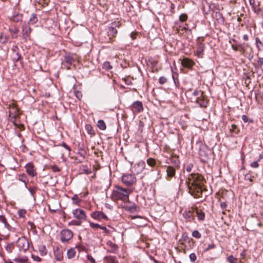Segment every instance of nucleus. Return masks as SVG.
Segmentation results:
<instances>
[{"label": "nucleus", "instance_id": "46", "mask_svg": "<svg viewBox=\"0 0 263 263\" xmlns=\"http://www.w3.org/2000/svg\"><path fill=\"white\" fill-rule=\"evenodd\" d=\"M187 19V16L185 14H182L179 16V20L181 22H185Z\"/></svg>", "mask_w": 263, "mask_h": 263}, {"label": "nucleus", "instance_id": "52", "mask_svg": "<svg viewBox=\"0 0 263 263\" xmlns=\"http://www.w3.org/2000/svg\"><path fill=\"white\" fill-rule=\"evenodd\" d=\"M31 257L34 260L37 261L38 262L41 261V259L38 256L35 255L34 254L31 255Z\"/></svg>", "mask_w": 263, "mask_h": 263}, {"label": "nucleus", "instance_id": "33", "mask_svg": "<svg viewBox=\"0 0 263 263\" xmlns=\"http://www.w3.org/2000/svg\"><path fill=\"white\" fill-rule=\"evenodd\" d=\"M38 21L37 17L36 16V14L33 13L32 14L30 20L29 21L28 24H34L36 23Z\"/></svg>", "mask_w": 263, "mask_h": 263}, {"label": "nucleus", "instance_id": "42", "mask_svg": "<svg viewBox=\"0 0 263 263\" xmlns=\"http://www.w3.org/2000/svg\"><path fill=\"white\" fill-rule=\"evenodd\" d=\"M26 213V211L24 209H20L17 212L18 216L22 218L25 217Z\"/></svg>", "mask_w": 263, "mask_h": 263}, {"label": "nucleus", "instance_id": "38", "mask_svg": "<svg viewBox=\"0 0 263 263\" xmlns=\"http://www.w3.org/2000/svg\"><path fill=\"white\" fill-rule=\"evenodd\" d=\"M147 163L152 167H154L156 164V160L152 158H149L147 160Z\"/></svg>", "mask_w": 263, "mask_h": 263}, {"label": "nucleus", "instance_id": "47", "mask_svg": "<svg viewBox=\"0 0 263 263\" xmlns=\"http://www.w3.org/2000/svg\"><path fill=\"white\" fill-rule=\"evenodd\" d=\"M144 125V124L143 122L142 121H140L139 123L138 130L140 133L142 132Z\"/></svg>", "mask_w": 263, "mask_h": 263}, {"label": "nucleus", "instance_id": "36", "mask_svg": "<svg viewBox=\"0 0 263 263\" xmlns=\"http://www.w3.org/2000/svg\"><path fill=\"white\" fill-rule=\"evenodd\" d=\"M82 223V221H81L79 219L77 220H72L71 221H70L68 223L69 225L71 226H81Z\"/></svg>", "mask_w": 263, "mask_h": 263}, {"label": "nucleus", "instance_id": "25", "mask_svg": "<svg viewBox=\"0 0 263 263\" xmlns=\"http://www.w3.org/2000/svg\"><path fill=\"white\" fill-rule=\"evenodd\" d=\"M23 15L20 13H16L13 15L10 18L11 21L15 23H18L21 22L22 20Z\"/></svg>", "mask_w": 263, "mask_h": 263}, {"label": "nucleus", "instance_id": "35", "mask_svg": "<svg viewBox=\"0 0 263 263\" xmlns=\"http://www.w3.org/2000/svg\"><path fill=\"white\" fill-rule=\"evenodd\" d=\"M170 160H171V162H172V163L174 164L176 167H178L179 166L180 162H179V160L178 158L175 157H172L170 158Z\"/></svg>", "mask_w": 263, "mask_h": 263}, {"label": "nucleus", "instance_id": "26", "mask_svg": "<svg viewBox=\"0 0 263 263\" xmlns=\"http://www.w3.org/2000/svg\"><path fill=\"white\" fill-rule=\"evenodd\" d=\"M104 259L106 263H119L115 256H107L105 257Z\"/></svg>", "mask_w": 263, "mask_h": 263}, {"label": "nucleus", "instance_id": "49", "mask_svg": "<svg viewBox=\"0 0 263 263\" xmlns=\"http://www.w3.org/2000/svg\"><path fill=\"white\" fill-rule=\"evenodd\" d=\"M190 259L192 261L194 262L196 260V255L195 253H191L190 256Z\"/></svg>", "mask_w": 263, "mask_h": 263}, {"label": "nucleus", "instance_id": "60", "mask_svg": "<svg viewBox=\"0 0 263 263\" xmlns=\"http://www.w3.org/2000/svg\"><path fill=\"white\" fill-rule=\"evenodd\" d=\"M242 120L245 122L247 123L248 121V118L246 115H242Z\"/></svg>", "mask_w": 263, "mask_h": 263}, {"label": "nucleus", "instance_id": "1", "mask_svg": "<svg viewBox=\"0 0 263 263\" xmlns=\"http://www.w3.org/2000/svg\"><path fill=\"white\" fill-rule=\"evenodd\" d=\"M205 182L203 177L198 173L191 174L186 181L190 194L194 198H201L202 200H204L206 197V195H204V192L206 191L204 187Z\"/></svg>", "mask_w": 263, "mask_h": 263}, {"label": "nucleus", "instance_id": "18", "mask_svg": "<svg viewBox=\"0 0 263 263\" xmlns=\"http://www.w3.org/2000/svg\"><path fill=\"white\" fill-rule=\"evenodd\" d=\"M183 216L188 222H191L194 219L193 213L192 211H185L183 213Z\"/></svg>", "mask_w": 263, "mask_h": 263}, {"label": "nucleus", "instance_id": "58", "mask_svg": "<svg viewBox=\"0 0 263 263\" xmlns=\"http://www.w3.org/2000/svg\"><path fill=\"white\" fill-rule=\"evenodd\" d=\"M51 168H52V171L54 172H58L60 171L59 168L57 165L52 166Z\"/></svg>", "mask_w": 263, "mask_h": 263}, {"label": "nucleus", "instance_id": "57", "mask_svg": "<svg viewBox=\"0 0 263 263\" xmlns=\"http://www.w3.org/2000/svg\"><path fill=\"white\" fill-rule=\"evenodd\" d=\"M257 64L259 66H262L263 65V58H258L257 59Z\"/></svg>", "mask_w": 263, "mask_h": 263}, {"label": "nucleus", "instance_id": "32", "mask_svg": "<svg viewBox=\"0 0 263 263\" xmlns=\"http://www.w3.org/2000/svg\"><path fill=\"white\" fill-rule=\"evenodd\" d=\"M9 40V36L4 33H2L0 35V42L2 44H5Z\"/></svg>", "mask_w": 263, "mask_h": 263}, {"label": "nucleus", "instance_id": "27", "mask_svg": "<svg viewBox=\"0 0 263 263\" xmlns=\"http://www.w3.org/2000/svg\"><path fill=\"white\" fill-rule=\"evenodd\" d=\"M196 213L199 220H203L205 217L204 213L200 209H196Z\"/></svg>", "mask_w": 263, "mask_h": 263}, {"label": "nucleus", "instance_id": "39", "mask_svg": "<svg viewBox=\"0 0 263 263\" xmlns=\"http://www.w3.org/2000/svg\"><path fill=\"white\" fill-rule=\"evenodd\" d=\"M72 200L73 201V203L77 205H79L81 201L77 195H74L72 197Z\"/></svg>", "mask_w": 263, "mask_h": 263}, {"label": "nucleus", "instance_id": "10", "mask_svg": "<svg viewBox=\"0 0 263 263\" xmlns=\"http://www.w3.org/2000/svg\"><path fill=\"white\" fill-rule=\"evenodd\" d=\"M61 240L62 242H66L72 238V232L68 229L63 230L60 233Z\"/></svg>", "mask_w": 263, "mask_h": 263}, {"label": "nucleus", "instance_id": "28", "mask_svg": "<svg viewBox=\"0 0 263 263\" xmlns=\"http://www.w3.org/2000/svg\"><path fill=\"white\" fill-rule=\"evenodd\" d=\"M85 129L87 133L91 136V137L95 135V132L93 129L92 127L90 124H86L85 125Z\"/></svg>", "mask_w": 263, "mask_h": 263}, {"label": "nucleus", "instance_id": "2", "mask_svg": "<svg viewBox=\"0 0 263 263\" xmlns=\"http://www.w3.org/2000/svg\"><path fill=\"white\" fill-rule=\"evenodd\" d=\"M132 190L129 189H125L120 186H116L111 194V199L115 201L121 200L125 201L128 200L129 195L131 193Z\"/></svg>", "mask_w": 263, "mask_h": 263}, {"label": "nucleus", "instance_id": "43", "mask_svg": "<svg viewBox=\"0 0 263 263\" xmlns=\"http://www.w3.org/2000/svg\"><path fill=\"white\" fill-rule=\"evenodd\" d=\"M192 236L197 239L201 237V235L197 230H195L192 232Z\"/></svg>", "mask_w": 263, "mask_h": 263}, {"label": "nucleus", "instance_id": "62", "mask_svg": "<svg viewBox=\"0 0 263 263\" xmlns=\"http://www.w3.org/2000/svg\"><path fill=\"white\" fill-rule=\"evenodd\" d=\"M76 248L79 250V251H81L84 250V247L82 245H78Z\"/></svg>", "mask_w": 263, "mask_h": 263}, {"label": "nucleus", "instance_id": "16", "mask_svg": "<svg viewBox=\"0 0 263 263\" xmlns=\"http://www.w3.org/2000/svg\"><path fill=\"white\" fill-rule=\"evenodd\" d=\"M26 172L27 174L32 176L34 177L36 176V173L34 168V165L31 163H28L25 166Z\"/></svg>", "mask_w": 263, "mask_h": 263}, {"label": "nucleus", "instance_id": "63", "mask_svg": "<svg viewBox=\"0 0 263 263\" xmlns=\"http://www.w3.org/2000/svg\"><path fill=\"white\" fill-rule=\"evenodd\" d=\"M62 146L65 147L66 149H67L69 152L71 151L70 148L69 146H68L65 143H63L62 144Z\"/></svg>", "mask_w": 263, "mask_h": 263}, {"label": "nucleus", "instance_id": "50", "mask_svg": "<svg viewBox=\"0 0 263 263\" xmlns=\"http://www.w3.org/2000/svg\"><path fill=\"white\" fill-rule=\"evenodd\" d=\"M258 162V161H253V162H251L250 164V166L253 168H257L259 166Z\"/></svg>", "mask_w": 263, "mask_h": 263}, {"label": "nucleus", "instance_id": "55", "mask_svg": "<svg viewBox=\"0 0 263 263\" xmlns=\"http://www.w3.org/2000/svg\"><path fill=\"white\" fill-rule=\"evenodd\" d=\"M87 259L89 260L91 263H96L95 259L91 255H88L87 256Z\"/></svg>", "mask_w": 263, "mask_h": 263}, {"label": "nucleus", "instance_id": "7", "mask_svg": "<svg viewBox=\"0 0 263 263\" xmlns=\"http://www.w3.org/2000/svg\"><path fill=\"white\" fill-rule=\"evenodd\" d=\"M122 182L127 186H132L136 182V178L132 174H124L122 177Z\"/></svg>", "mask_w": 263, "mask_h": 263}, {"label": "nucleus", "instance_id": "54", "mask_svg": "<svg viewBox=\"0 0 263 263\" xmlns=\"http://www.w3.org/2000/svg\"><path fill=\"white\" fill-rule=\"evenodd\" d=\"M104 68H105L107 69H110L112 68V66L110 65L109 62H105L103 65Z\"/></svg>", "mask_w": 263, "mask_h": 263}, {"label": "nucleus", "instance_id": "31", "mask_svg": "<svg viewBox=\"0 0 263 263\" xmlns=\"http://www.w3.org/2000/svg\"><path fill=\"white\" fill-rule=\"evenodd\" d=\"M97 126L102 130H104L106 129V124L103 120H99L98 121Z\"/></svg>", "mask_w": 263, "mask_h": 263}, {"label": "nucleus", "instance_id": "40", "mask_svg": "<svg viewBox=\"0 0 263 263\" xmlns=\"http://www.w3.org/2000/svg\"><path fill=\"white\" fill-rule=\"evenodd\" d=\"M204 50L203 45L200 44L198 46L196 49V52L198 54V56H200L201 54Z\"/></svg>", "mask_w": 263, "mask_h": 263}, {"label": "nucleus", "instance_id": "24", "mask_svg": "<svg viewBox=\"0 0 263 263\" xmlns=\"http://www.w3.org/2000/svg\"><path fill=\"white\" fill-rule=\"evenodd\" d=\"M0 222L3 223L4 225V228L10 230L11 228L10 225L7 222V220L5 217L3 215H0Z\"/></svg>", "mask_w": 263, "mask_h": 263}, {"label": "nucleus", "instance_id": "6", "mask_svg": "<svg viewBox=\"0 0 263 263\" xmlns=\"http://www.w3.org/2000/svg\"><path fill=\"white\" fill-rule=\"evenodd\" d=\"M119 26L120 23L119 22H114L111 24L110 26L108 27L107 33L110 42L111 41V38L116 35L118 32L117 28H119Z\"/></svg>", "mask_w": 263, "mask_h": 263}, {"label": "nucleus", "instance_id": "61", "mask_svg": "<svg viewBox=\"0 0 263 263\" xmlns=\"http://www.w3.org/2000/svg\"><path fill=\"white\" fill-rule=\"evenodd\" d=\"M100 229L103 230L104 232L105 233H108L109 232V230L105 227L100 226Z\"/></svg>", "mask_w": 263, "mask_h": 263}, {"label": "nucleus", "instance_id": "37", "mask_svg": "<svg viewBox=\"0 0 263 263\" xmlns=\"http://www.w3.org/2000/svg\"><path fill=\"white\" fill-rule=\"evenodd\" d=\"M230 130L232 133L236 134H238L239 132V129L235 124H232L230 128Z\"/></svg>", "mask_w": 263, "mask_h": 263}, {"label": "nucleus", "instance_id": "9", "mask_svg": "<svg viewBox=\"0 0 263 263\" xmlns=\"http://www.w3.org/2000/svg\"><path fill=\"white\" fill-rule=\"evenodd\" d=\"M145 167V162L143 161H140L134 165V166L132 167V172L134 174H139L144 170Z\"/></svg>", "mask_w": 263, "mask_h": 263}, {"label": "nucleus", "instance_id": "48", "mask_svg": "<svg viewBox=\"0 0 263 263\" xmlns=\"http://www.w3.org/2000/svg\"><path fill=\"white\" fill-rule=\"evenodd\" d=\"M6 250L8 253H11L12 252L13 246L9 244L6 246Z\"/></svg>", "mask_w": 263, "mask_h": 263}, {"label": "nucleus", "instance_id": "17", "mask_svg": "<svg viewBox=\"0 0 263 263\" xmlns=\"http://www.w3.org/2000/svg\"><path fill=\"white\" fill-rule=\"evenodd\" d=\"M92 217L95 219H107V217L104 213L101 211L93 212L92 215Z\"/></svg>", "mask_w": 263, "mask_h": 263}, {"label": "nucleus", "instance_id": "41", "mask_svg": "<svg viewBox=\"0 0 263 263\" xmlns=\"http://www.w3.org/2000/svg\"><path fill=\"white\" fill-rule=\"evenodd\" d=\"M227 260L230 263H238V260L232 255L229 256L227 258Z\"/></svg>", "mask_w": 263, "mask_h": 263}, {"label": "nucleus", "instance_id": "19", "mask_svg": "<svg viewBox=\"0 0 263 263\" xmlns=\"http://www.w3.org/2000/svg\"><path fill=\"white\" fill-rule=\"evenodd\" d=\"M250 5L251 6L254 12L258 13L260 11V9L259 7V3L256 4L255 0H249Z\"/></svg>", "mask_w": 263, "mask_h": 263}, {"label": "nucleus", "instance_id": "12", "mask_svg": "<svg viewBox=\"0 0 263 263\" xmlns=\"http://www.w3.org/2000/svg\"><path fill=\"white\" fill-rule=\"evenodd\" d=\"M196 102L201 107H206L208 104L207 98L204 94L203 92H201L199 97H197Z\"/></svg>", "mask_w": 263, "mask_h": 263}, {"label": "nucleus", "instance_id": "11", "mask_svg": "<svg viewBox=\"0 0 263 263\" xmlns=\"http://www.w3.org/2000/svg\"><path fill=\"white\" fill-rule=\"evenodd\" d=\"M130 109L134 113L142 112L143 110L142 102L139 101L134 102L132 104Z\"/></svg>", "mask_w": 263, "mask_h": 263}, {"label": "nucleus", "instance_id": "14", "mask_svg": "<svg viewBox=\"0 0 263 263\" xmlns=\"http://www.w3.org/2000/svg\"><path fill=\"white\" fill-rule=\"evenodd\" d=\"M106 245L109 248L108 252L115 254L117 253L118 251V247L116 243H114L111 240H108L106 243Z\"/></svg>", "mask_w": 263, "mask_h": 263}, {"label": "nucleus", "instance_id": "13", "mask_svg": "<svg viewBox=\"0 0 263 263\" xmlns=\"http://www.w3.org/2000/svg\"><path fill=\"white\" fill-rule=\"evenodd\" d=\"M32 31L31 28L29 24H24L22 26V35L23 37L25 39H27L30 36V34Z\"/></svg>", "mask_w": 263, "mask_h": 263}, {"label": "nucleus", "instance_id": "45", "mask_svg": "<svg viewBox=\"0 0 263 263\" xmlns=\"http://www.w3.org/2000/svg\"><path fill=\"white\" fill-rule=\"evenodd\" d=\"M40 251L42 255H45L47 253V250L44 246H41L40 247Z\"/></svg>", "mask_w": 263, "mask_h": 263}, {"label": "nucleus", "instance_id": "23", "mask_svg": "<svg viewBox=\"0 0 263 263\" xmlns=\"http://www.w3.org/2000/svg\"><path fill=\"white\" fill-rule=\"evenodd\" d=\"M54 255L55 258L58 261H61L63 259V252L59 248L54 251Z\"/></svg>", "mask_w": 263, "mask_h": 263}, {"label": "nucleus", "instance_id": "21", "mask_svg": "<svg viewBox=\"0 0 263 263\" xmlns=\"http://www.w3.org/2000/svg\"><path fill=\"white\" fill-rule=\"evenodd\" d=\"M167 177L168 178H172L175 176L176 171L174 167L172 166H168L166 168Z\"/></svg>", "mask_w": 263, "mask_h": 263}, {"label": "nucleus", "instance_id": "22", "mask_svg": "<svg viewBox=\"0 0 263 263\" xmlns=\"http://www.w3.org/2000/svg\"><path fill=\"white\" fill-rule=\"evenodd\" d=\"M74 61L75 60L72 54L69 53L66 54L64 57V62L67 64L69 66L71 65Z\"/></svg>", "mask_w": 263, "mask_h": 263}, {"label": "nucleus", "instance_id": "4", "mask_svg": "<svg viewBox=\"0 0 263 263\" xmlns=\"http://www.w3.org/2000/svg\"><path fill=\"white\" fill-rule=\"evenodd\" d=\"M8 108L9 109V115L10 121L14 123L16 118L19 117V109L14 103L9 104Z\"/></svg>", "mask_w": 263, "mask_h": 263}, {"label": "nucleus", "instance_id": "20", "mask_svg": "<svg viewBox=\"0 0 263 263\" xmlns=\"http://www.w3.org/2000/svg\"><path fill=\"white\" fill-rule=\"evenodd\" d=\"M17 49V47H14L13 48V52L12 53V58L14 61H18L21 58V55L18 53V52L16 50Z\"/></svg>", "mask_w": 263, "mask_h": 263}, {"label": "nucleus", "instance_id": "30", "mask_svg": "<svg viewBox=\"0 0 263 263\" xmlns=\"http://www.w3.org/2000/svg\"><path fill=\"white\" fill-rule=\"evenodd\" d=\"M9 30L11 33V36L12 38H17V33L19 32V29L18 28L15 27L14 28H9Z\"/></svg>", "mask_w": 263, "mask_h": 263}, {"label": "nucleus", "instance_id": "29", "mask_svg": "<svg viewBox=\"0 0 263 263\" xmlns=\"http://www.w3.org/2000/svg\"><path fill=\"white\" fill-rule=\"evenodd\" d=\"M13 260L17 263H27L28 257L27 256H23V257H15Z\"/></svg>", "mask_w": 263, "mask_h": 263}, {"label": "nucleus", "instance_id": "64", "mask_svg": "<svg viewBox=\"0 0 263 263\" xmlns=\"http://www.w3.org/2000/svg\"><path fill=\"white\" fill-rule=\"evenodd\" d=\"M227 203L225 202L220 203L221 208L223 209H225L227 207Z\"/></svg>", "mask_w": 263, "mask_h": 263}, {"label": "nucleus", "instance_id": "8", "mask_svg": "<svg viewBox=\"0 0 263 263\" xmlns=\"http://www.w3.org/2000/svg\"><path fill=\"white\" fill-rule=\"evenodd\" d=\"M72 213L74 218L79 219L82 221L86 220L87 219L86 213L83 209H76L73 210Z\"/></svg>", "mask_w": 263, "mask_h": 263}, {"label": "nucleus", "instance_id": "3", "mask_svg": "<svg viewBox=\"0 0 263 263\" xmlns=\"http://www.w3.org/2000/svg\"><path fill=\"white\" fill-rule=\"evenodd\" d=\"M211 150L206 146H202L199 148V159L202 162H206L210 158Z\"/></svg>", "mask_w": 263, "mask_h": 263}, {"label": "nucleus", "instance_id": "5", "mask_svg": "<svg viewBox=\"0 0 263 263\" xmlns=\"http://www.w3.org/2000/svg\"><path fill=\"white\" fill-rule=\"evenodd\" d=\"M16 245L20 251L25 252L28 249L29 243L28 239L25 237L22 236L18 239Z\"/></svg>", "mask_w": 263, "mask_h": 263}, {"label": "nucleus", "instance_id": "34", "mask_svg": "<svg viewBox=\"0 0 263 263\" xmlns=\"http://www.w3.org/2000/svg\"><path fill=\"white\" fill-rule=\"evenodd\" d=\"M67 254L68 258H72L76 255V251L74 249H70L67 251Z\"/></svg>", "mask_w": 263, "mask_h": 263}, {"label": "nucleus", "instance_id": "51", "mask_svg": "<svg viewBox=\"0 0 263 263\" xmlns=\"http://www.w3.org/2000/svg\"><path fill=\"white\" fill-rule=\"evenodd\" d=\"M245 179L246 180H249L251 182H253L252 177L249 174H247L245 175Z\"/></svg>", "mask_w": 263, "mask_h": 263}, {"label": "nucleus", "instance_id": "53", "mask_svg": "<svg viewBox=\"0 0 263 263\" xmlns=\"http://www.w3.org/2000/svg\"><path fill=\"white\" fill-rule=\"evenodd\" d=\"M90 227L93 229L98 228H100V226L99 224L95 223L93 222H90Z\"/></svg>", "mask_w": 263, "mask_h": 263}, {"label": "nucleus", "instance_id": "56", "mask_svg": "<svg viewBox=\"0 0 263 263\" xmlns=\"http://www.w3.org/2000/svg\"><path fill=\"white\" fill-rule=\"evenodd\" d=\"M193 167V164H188L186 166V171L187 172H190L192 170V168Z\"/></svg>", "mask_w": 263, "mask_h": 263}, {"label": "nucleus", "instance_id": "44", "mask_svg": "<svg viewBox=\"0 0 263 263\" xmlns=\"http://www.w3.org/2000/svg\"><path fill=\"white\" fill-rule=\"evenodd\" d=\"M167 80L165 77H161L159 79V83L162 85L166 83Z\"/></svg>", "mask_w": 263, "mask_h": 263}, {"label": "nucleus", "instance_id": "59", "mask_svg": "<svg viewBox=\"0 0 263 263\" xmlns=\"http://www.w3.org/2000/svg\"><path fill=\"white\" fill-rule=\"evenodd\" d=\"M215 246L213 243L209 245L208 246V248L205 249V251H208V250H211L212 249H213V248H215Z\"/></svg>", "mask_w": 263, "mask_h": 263}, {"label": "nucleus", "instance_id": "15", "mask_svg": "<svg viewBox=\"0 0 263 263\" xmlns=\"http://www.w3.org/2000/svg\"><path fill=\"white\" fill-rule=\"evenodd\" d=\"M195 63L191 59L187 58H183L181 61V65L183 67L191 68L194 66Z\"/></svg>", "mask_w": 263, "mask_h": 263}]
</instances>
